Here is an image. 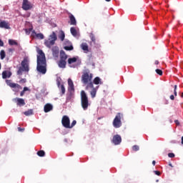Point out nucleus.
Masks as SVG:
<instances>
[{
    "instance_id": "obj_27",
    "label": "nucleus",
    "mask_w": 183,
    "mask_h": 183,
    "mask_svg": "<svg viewBox=\"0 0 183 183\" xmlns=\"http://www.w3.org/2000/svg\"><path fill=\"white\" fill-rule=\"evenodd\" d=\"M81 49H83V51H88V44H86V43L81 44Z\"/></svg>"
},
{
    "instance_id": "obj_46",
    "label": "nucleus",
    "mask_w": 183,
    "mask_h": 183,
    "mask_svg": "<svg viewBox=\"0 0 183 183\" xmlns=\"http://www.w3.org/2000/svg\"><path fill=\"white\" fill-rule=\"evenodd\" d=\"M154 64H155V65H158V64H159V61H158L157 60V61H155Z\"/></svg>"
},
{
    "instance_id": "obj_48",
    "label": "nucleus",
    "mask_w": 183,
    "mask_h": 183,
    "mask_svg": "<svg viewBox=\"0 0 183 183\" xmlns=\"http://www.w3.org/2000/svg\"><path fill=\"white\" fill-rule=\"evenodd\" d=\"M174 96L177 97V91L174 90Z\"/></svg>"
},
{
    "instance_id": "obj_52",
    "label": "nucleus",
    "mask_w": 183,
    "mask_h": 183,
    "mask_svg": "<svg viewBox=\"0 0 183 183\" xmlns=\"http://www.w3.org/2000/svg\"><path fill=\"white\" fill-rule=\"evenodd\" d=\"M181 98H183V92L181 94Z\"/></svg>"
},
{
    "instance_id": "obj_36",
    "label": "nucleus",
    "mask_w": 183,
    "mask_h": 183,
    "mask_svg": "<svg viewBox=\"0 0 183 183\" xmlns=\"http://www.w3.org/2000/svg\"><path fill=\"white\" fill-rule=\"evenodd\" d=\"M168 157L169 158H174L175 157V154L174 153H169L168 154Z\"/></svg>"
},
{
    "instance_id": "obj_8",
    "label": "nucleus",
    "mask_w": 183,
    "mask_h": 183,
    "mask_svg": "<svg viewBox=\"0 0 183 183\" xmlns=\"http://www.w3.org/2000/svg\"><path fill=\"white\" fill-rule=\"evenodd\" d=\"M6 84L9 86H10V88H14V89H16V92H18V91H19V89H22V86H21V85H19L16 83H12L11 80H6Z\"/></svg>"
},
{
    "instance_id": "obj_34",
    "label": "nucleus",
    "mask_w": 183,
    "mask_h": 183,
    "mask_svg": "<svg viewBox=\"0 0 183 183\" xmlns=\"http://www.w3.org/2000/svg\"><path fill=\"white\" fill-rule=\"evenodd\" d=\"M132 150L137 152V151H139V146L138 145H134L132 147Z\"/></svg>"
},
{
    "instance_id": "obj_17",
    "label": "nucleus",
    "mask_w": 183,
    "mask_h": 183,
    "mask_svg": "<svg viewBox=\"0 0 183 183\" xmlns=\"http://www.w3.org/2000/svg\"><path fill=\"white\" fill-rule=\"evenodd\" d=\"M32 35L33 36H36V38H37L38 39H44V34H42L41 33L36 34L35 30L32 31Z\"/></svg>"
},
{
    "instance_id": "obj_43",
    "label": "nucleus",
    "mask_w": 183,
    "mask_h": 183,
    "mask_svg": "<svg viewBox=\"0 0 183 183\" xmlns=\"http://www.w3.org/2000/svg\"><path fill=\"white\" fill-rule=\"evenodd\" d=\"M0 46H4V41L0 39Z\"/></svg>"
},
{
    "instance_id": "obj_22",
    "label": "nucleus",
    "mask_w": 183,
    "mask_h": 183,
    "mask_svg": "<svg viewBox=\"0 0 183 183\" xmlns=\"http://www.w3.org/2000/svg\"><path fill=\"white\" fill-rule=\"evenodd\" d=\"M76 61H77L76 57H72V58L68 59L67 62L69 65H71V64H75Z\"/></svg>"
},
{
    "instance_id": "obj_2",
    "label": "nucleus",
    "mask_w": 183,
    "mask_h": 183,
    "mask_svg": "<svg viewBox=\"0 0 183 183\" xmlns=\"http://www.w3.org/2000/svg\"><path fill=\"white\" fill-rule=\"evenodd\" d=\"M94 74L89 70H85L81 75V82L84 85H86V89L89 88H94V83L92 82Z\"/></svg>"
},
{
    "instance_id": "obj_37",
    "label": "nucleus",
    "mask_w": 183,
    "mask_h": 183,
    "mask_svg": "<svg viewBox=\"0 0 183 183\" xmlns=\"http://www.w3.org/2000/svg\"><path fill=\"white\" fill-rule=\"evenodd\" d=\"M20 84H25V82H26V79H21L19 81Z\"/></svg>"
},
{
    "instance_id": "obj_35",
    "label": "nucleus",
    "mask_w": 183,
    "mask_h": 183,
    "mask_svg": "<svg viewBox=\"0 0 183 183\" xmlns=\"http://www.w3.org/2000/svg\"><path fill=\"white\" fill-rule=\"evenodd\" d=\"M75 125H76V120H74L71 124H69V129H71V128H74V127H75Z\"/></svg>"
},
{
    "instance_id": "obj_26",
    "label": "nucleus",
    "mask_w": 183,
    "mask_h": 183,
    "mask_svg": "<svg viewBox=\"0 0 183 183\" xmlns=\"http://www.w3.org/2000/svg\"><path fill=\"white\" fill-rule=\"evenodd\" d=\"M64 49H65V51H73L74 50V46L72 45L65 46L64 47Z\"/></svg>"
},
{
    "instance_id": "obj_38",
    "label": "nucleus",
    "mask_w": 183,
    "mask_h": 183,
    "mask_svg": "<svg viewBox=\"0 0 183 183\" xmlns=\"http://www.w3.org/2000/svg\"><path fill=\"white\" fill-rule=\"evenodd\" d=\"M24 131H25V129H22L21 127H18V132H24Z\"/></svg>"
},
{
    "instance_id": "obj_30",
    "label": "nucleus",
    "mask_w": 183,
    "mask_h": 183,
    "mask_svg": "<svg viewBox=\"0 0 183 183\" xmlns=\"http://www.w3.org/2000/svg\"><path fill=\"white\" fill-rule=\"evenodd\" d=\"M37 155L39 157H45V152L44 150H40L37 152Z\"/></svg>"
},
{
    "instance_id": "obj_19",
    "label": "nucleus",
    "mask_w": 183,
    "mask_h": 183,
    "mask_svg": "<svg viewBox=\"0 0 183 183\" xmlns=\"http://www.w3.org/2000/svg\"><path fill=\"white\" fill-rule=\"evenodd\" d=\"M93 84H94L95 85H102V81H101V78L97 76L94 79Z\"/></svg>"
},
{
    "instance_id": "obj_50",
    "label": "nucleus",
    "mask_w": 183,
    "mask_h": 183,
    "mask_svg": "<svg viewBox=\"0 0 183 183\" xmlns=\"http://www.w3.org/2000/svg\"><path fill=\"white\" fill-rule=\"evenodd\" d=\"M11 77V73H9V75H7V78H10Z\"/></svg>"
},
{
    "instance_id": "obj_24",
    "label": "nucleus",
    "mask_w": 183,
    "mask_h": 183,
    "mask_svg": "<svg viewBox=\"0 0 183 183\" xmlns=\"http://www.w3.org/2000/svg\"><path fill=\"white\" fill-rule=\"evenodd\" d=\"M70 32L71 35H73V36H76L77 32H76V29H75V27H71Z\"/></svg>"
},
{
    "instance_id": "obj_20",
    "label": "nucleus",
    "mask_w": 183,
    "mask_h": 183,
    "mask_svg": "<svg viewBox=\"0 0 183 183\" xmlns=\"http://www.w3.org/2000/svg\"><path fill=\"white\" fill-rule=\"evenodd\" d=\"M58 86H60V91L61 92V95H64L65 94V86L64 84H61V82L57 83Z\"/></svg>"
},
{
    "instance_id": "obj_55",
    "label": "nucleus",
    "mask_w": 183,
    "mask_h": 183,
    "mask_svg": "<svg viewBox=\"0 0 183 183\" xmlns=\"http://www.w3.org/2000/svg\"><path fill=\"white\" fill-rule=\"evenodd\" d=\"M166 104H168V102H166Z\"/></svg>"
},
{
    "instance_id": "obj_7",
    "label": "nucleus",
    "mask_w": 183,
    "mask_h": 183,
    "mask_svg": "<svg viewBox=\"0 0 183 183\" xmlns=\"http://www.w3.org/2000/svg\"><path fill=\"white\" fill-rule=\"evenodd\" d=\"M122 125L121 114L120 113H118L113 121V127H114V128H120Z\"/></svg>"
},
{
    "instance_id": "obj_45",
    "label": "nucleus",
    "mask_w": 183,
    "mask_h": 183,
    "mask_svg": "<svg viewBox=\"0 0 183 183\" xmlns=\"http://www.w3.org/2000/svg\"><path fill=\"white\" fill-rule=\"evenodd\" d=\"M9 52H14V49H9Z\"/></svg>"
},
{
    "instance_id": "obj_23",
    "label": "nucleus",
    "mask_w": 183,
    "mask_h": 183,
    "mask_svg": "<svg viewBox=\"0 0 183 183\" xmlns=\"http://www.w3.org/2000/svg\"><path fill=\"white\" fill-rule=\"evenodd\" d=\"M59 38L61 39V41H64V39H65V33L64 31L61 30L59 31Z\"/></svg>"
},
{
    "instance_id": "obj_39",
    "label": "nucleus",
    "mask_w": 183,
    "mask_h": 183,
    "mask_svg": "<svg viewBox=\"0 0 183 183\" xmlns=\"http://www.w3.org/2000/svg\"><path fill=\"white\" fill-rule=\"evenodd\" d=\"M154 174L158 176L161 175V172L159 171H154Z\"/></svg>"
},
{
    "instance_id": "obj_56",
    "label": "nucleus",
    "mask_w": 183,
    "mask_h": 183,
    "mask_svg": "<svg viewBox=\"0 0 183 183\" xmlns=\"http://www.w3.org/2000/svg\"><path fill=\"white\" fill-rule=\"evenodd\" d=\"M0 69H1V63H0Z\"/></svg>"
},
{
    "instance_id": "obj_33",
    "label": "nucleus",
    "mask_w": 183,
    "mask_h": 183,
    "mask_svg": "<svg viewBox=\"0 0 183 183\" xmlns=\"http://www.w3.org/2000/svg\"><path fill=\"white\" fill-rule=\"evenodd\" d=\"M156 71V74H157V75H159L160 76H162L163 72H162V70L159 69H157L155 70Z\"/></svg>"
},
{
    "instance_id": "obj_5",
    "label": "nucleus",
    "mask_w": 183,
    "mask_h": 183,
    "mask_svg": "<svg viewBox=\"0 0 183 183\" xmlns=\"http://www.w3.org/2000/svg\"><path fill=\"white\" fill-rule=\"evenodd\" d=\"M68 59V55L64 50L60 51L59 61H58V66L59 68H66V60Z\"/></svg>"
},
{
    "instance_id": "obj_32",
    "label": "nucleus",
    "mask_w": 183,
    "mask_h": 183,
    "mask_svg": "<svg viewBox=\"0 0 183 183\" xmlns=\"http://www.w3.org/2000/svg\"><path fill=\"white\" fill-rule=\"evenodd\" d=\"M2 78L3 79H6V78H8V73L6 71L2 72Z\"/></svg>"
},
{
    "instance_id": "obj_1",
    "label": "nucleus",
    "mask_w": 183,
    "mask_h": 183,
    "mask_svg": "<svg viewBox=\"0 0 183 183\" xmlns=\"http://www.w3.org/2000/svg\"><path fill=\"white\" fill-rule=\"evenodd\" d=\"M38 54L36 69L39 74L45 75L46 74V59L45 58V54L41 49L38 50Z\"/></svg>"
},
{
    "instance_id": "obj_3",
    "label": "nucleus",
    "mask_w": 183,
    "mask_h": 183,
    "mask_svg": "<svg viewBox=\"0 0 183 183\" xmlns=\"http://www.w3.org/2000/svg\"><path fill=\"white\" fill-rule=\"evenodd\" d=\"M20 66L17 71V75H22L23 72H29V59L24 57L21 62Z\"/></svg>"
},
{
    "instance_id": "obj_28",
    "label": "nucleus",
    "mask_w": 183,
    "mask_h": 183,
    "mask_svg": "<svg viewBox=\"0 0 183 183\" xmlns=\"http://www.w3.org/2000/svg\"><path fill=\"white\" fill-rule=\"evenodd\" d=\"M5 56H6V53H5V51L1 50V51H0V58H1V59H4L5 58Z\"/></svg>"
},
{
    "instance_id": "obj_6",
    "label": "nucleus",
    "mask_w": 183,
    "mask_h": 183,
    "mask_svg": "<svg viewBox=\"0 0 183 183\" xmlns=\"http://www.w3.org/2000/svg\"><path fill=\"white\" fill-rule=\"evenodd\" d=\"M58 39V37H56V34L53 31L52 34L49 36V39H46L44 41V45L47 48H51L53 45H55V41Z\"/></svg>"
},
{
    "instance_id": "obj_29",
    "label": "nucleus",
    "mask_w": 183,
    "mask_h": 183,
    "mask_svg": "<svg viewBox=\"0 0 183 183\" xmlns=\"http://www.w3.org/2000/svg\"><path fill=\"white\" fill-rule=\"evenodd\" d=\"M9 44L10 45H18V42H16V41L13 40V39H9Z\"/></svg>"
},
{
    "instance_id": "obj_42",
    "label": "nucleus",
    "mask_w": 183,
    "mask_h": 183,
    "mask_svg": "<svg viewBox=\"0 0 183 183\" xmlns=\"http://www.w3.org/2000/svg\"><path fill=\"white\" fill-rule=\"evenodd\" d=\"M170 99H172V101H174V99H175V97H174V94H172L170 96Z\"/></svg>"
},
{
    "instance_id": "obj_13",
    "label": "nucleus",
    "mask_w": 183,
    "mask_h": 183,
    "mask_svg": "<svg viewBox=\"0 0 183 183\" xmlns=\"http://www.w3.org/2000/svg\"><path fill=\"white\" fill-rule=\"evenodd\" d=\"M14 102L16 103V105L19 107H24L25 105V100L24 99L21 98H14L13 99Z\"/></svg>"
},
{
    "instance_id": "obj_16",
    "label": "nucleus",
    "mask_w": 183,
    "mask_h": 183,
    "mask_svg": "<svg viewBox=\"0 0 183 183\" xmlns=\"http://www.w3.org/2000/svg\"><path fill=\"white\" fill-rule=\"evenodd\" d=\"M0 28H4L5 29H10L9 24L5 21L0 22Z\"/></svg>"
},
{
    "instance_id": "obj_15",
    "label": "nucleus",
    "mask_w": 183,
    "mask_h": 183,
    "mask_svg": "<svg viewBox=\"0 0 183 183\" xmlns=\"http://www.w3.org/2000/svg\"><path fill=\"white\" fill-rule=\"evenodd\" d=\"M69 19L70 21V25H76V19H75V16H73L72 14L69 13Z\"/></svg>"
},
{
    "instance_id": "obj_47",
    "label": "nucleus",
    "mask_w": 183,
    "mask_h": 183,
    "mask_svg": "<svg viewBox=\"0 0 183 183\" xmlns=\"http://www.w3.org/2000/svg\"><path fill=\"white\" fill-rule=\"evenodd\" d=\"M155 164H157V162H155V160H153L152 165L155 166Z\"/></svg>"
},
{
    "instance_id": "obj_12",
    "label": "nucleus",
    "mask_w": 183,
    "mask_h": 183,
    "mask_svg": "<svg viewBox=\"0 0 183 183\" xmlns=\"http://www.w3.org/2000/svg\"><path fill=\"white\" fill-rule=\"evenodd\" d=\"M68 91L70 92V94H74L75 92V87L74 86V81H72V79H68Z\"/></svg>"
},
{
    "instance_id": "obj_14",
    "label": "nucleus",
    "mask_w": 183,
    "mask_h": 183,
    "mask_svg": "<svg viewBox=\"0 0 183 183\" xmlns=\"http://www.w3.org/2000/svg\"><path fill=\"white\" fill-rule=\"evenodd\" d=\"M51 51L54 58H58L59 56V48L58 46H55L52 47Z\"/></svg>"
},
{
    "instance_id": "obj_54",
    "label": "nucleus",
    "mask_w": 183,
    "mask_h": 183,
    "mask_svg": "<svg viewBox=\"0 0 183 183\" xmlns=\"http://www.w3.org/2000/svg\"><path fill=\"white\" fill-rule=\"evenodd\" d=\"M29 31H32V29H29Z\"/></svg>"
},
{
    "instance_id": "obj_44",
    "label": "nucleus",
    "mask_w": 183,
    "mask_h": 183,
    "mask_svg": "<svg viewBox=\"0 0 183 183\" xmlns=\"http://www.w3.org/2000/svg\"><path fill=\"white\" fill-rule=\"evenodd\" d=\"M174 122H175L176 125L179 126V121L175 120Z\"/></svg>"
},
{
    "instance_id": "obj_18",
    "label": "nucleus",
    "mask_w": 183,
    "mask_h": 183,
    "mask_svg": "<svg viewBox=\"0 0 183 183\" xmlns=\"http://www.w3.org/2000/svg\"><path fill=\"white\" fill-rule=\"evenodd\" d=\"M54 107L51 104H46L44 105V112L47 113L49 112L50 111H52Z\"/></svg>"
},
{
    "instance_id": "obj_49",
    "label": "nucleus",
    "mask_w": 183,
    "mask_h": 183,
    "mask_svg": "<svg viewBox=\"0 0 183 183\" xmlns=\"http://www.w3.org/2000/svg\"><path fill=\"white\" fill-rule=\"evenodd\" d=\"M177 85H174V91H177Z\"/></svg>"
},
{
    "instance_id": "obj_31",
    "label": "nucleus",
    "mask_w": 183,
    "mask_h": 183,
    "mask_svg": "<svg viewBox=\"0 0 183 183\" xmlns=\"http://www.w3.org/2000/svg\"><path fill=\"white\" fill-rule=\"evenodd\" d=\"M90 39H91V40L92 41V42H93L94 44H95L97 39H95V35H94L93 33H91V34H90Z\"/></svg>"
},
{
    "instance_id": "obj_25",
    "label": "nucleus",
    "mask_w": 183,
    "mask_h": 183,
    "mask_svg": "<svg viewBox=\"0 0 183 183\" xmlns=\"http://www.w3.org/2000/svg\"><path fill=\"white\" fill-rule=\"evenodd\" d=\"M92 90L90 92L91 95H92V98H95L96 95H97V89H95L94 87V84H93V88H92Z\"/></svg>"
},
{
    "instance_id": "obj_9",
    "label": "nucleus",
    "mask_w": 183,
    "mask_h": 183,
    "mask_svg": "<svg viewBox=\"0 0 183 183\" xmlns=\"http://www.w3.org/2000/svg\"><path fill=\"white\" fill-rule=\"evenodd\" d=\"M61 124L64 128H69L71 124V121L69 120V117L68 116H63L61 119Z\"/></svg>"
},
{
    "instance_id": "obj_41",
    "label": "nucleus",
    "mask_w": 183,
    "mask_h": 183,
    "mask_svg": "<svg viewBox=\"0 0 183 183\" xmlns=\"http://www.w3.org/2000/svg\"><path fill=\"white\" fill-rule=\"evenodd\" d=\"M24 95H25V92H24V90H23L20 93V97H24Z\"/></svg>"
},
{
    "instance_id": "obj_40",
    "label": "nucleus",
    "mask_w": 183,
    "mask_h": 183,
    "mask_svg": "<svg viewBox=\"0 0 183 183\" xmlns=\"http://www.w3.org/2000/svg\"><path fill=\"white\" fill-rule=\"evenodd\" d=\"M23 91H24V92H26V91H29V88H28V87H24Z\"/></svg>"
},
{
    "instance_id": "obj_53",
    "label": "nucleus",
    "mask_w": 183,
    "mask_h": 183,
    "mask_svg": "<svg viewBox=\"0 0 183 183\" xmlns=\"http://www.w3.org/2000/svg\"><path fill=\"white\" fill-rule=\"evenodd\" d=\"M169 167H173L172 164H169Z\"/></svg>"
},
{
    "instance_id": "obj_10",
    "label": "nucleus",
    "mask_w": 183,
    "mask_h": 183,
    "mask_svg": "<svg viewBox=\"0 0 183 183\" xmlns=\"http://www.w3.org/2000/svg\"><path fill=\"white\" fill-rule=\"evenodd\" d=\"M22 9H24V11H29V9H32V4L28 0H23Z\"/></svg>"
},
{
    "instance_id": "obj_11",
    "label": "nucleus",
    "mask_w": 183,
    "mask_h": 183,
    "mask_svg": "<svg viewBox=\"0 0 183 183\" xmlns=\"http://www.w3.org/2000/svg\"><path fill=\"white\" fill-rule=\"evenodd\" d=\"M112 142L115 145H119L121 142H122V138L119 134H116L113 137V139L112 140Z\"/></svg>"
},
{
    "instance_id": "obj_21",
    "label": "nucleus",
    "mask_w": 183,
    "mask_h": 183,
    "mask_svg": "<svg viewBox=\"0 0 183 183\" xmlns=\"http://www.w3.org/2000/svg\"><path fill=\"white\" fill-rule=\"evenodd\" d=\"M24 115H25L26 117H30V115H34V109H30L24 112Z\"/></svg>"
},
{
    "instance_id": "obj_51",
    "label": "nucleus",
    "mask_w": 183,
    "mask_h": 183,
    "mask_svg": "<svg viewBox=\"0 0 183 183\" xmlns=\"http://www.w3.org/2000/svg\"><path fill=\"white\" fill-rule=\"evenodd\" d=\"M106 2H111V0H105Z\"/></svg>"
},
{
    "instance_id": "obj_4",
    "label": "nucleus",
    "mask_w": 183,
    "mask_h": 183,
    "mask_svg": "<svg viewBox=\"0 0 183 183\" xmlns=\"http://www.w3.org/2000/svg\"><path fill=\"white\" fill-rule=\"evenodd\" d=\"M80 97H81V105L84 111H86L88 109V107L91 105L89 104V99H88V95H86V93L85 91L81 90L80 92Z\"/></svg>"
}]
</instances>
